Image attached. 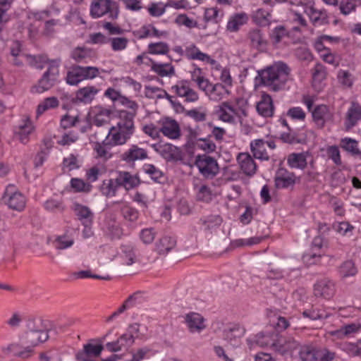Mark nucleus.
Returning a JSON list of instances; mask_svg holds the SVG:
<instances>
[{"label": "nucleus", "mask_w": 361, "mask_h": 361, "mask_svg": "<svg viewBox=\"0 0 361 361\" xmlns=\"http://www.w3.org/2000/svg\"><path fill=\"white\" fill-rule=\"evenodd\" d=\"M271 15L269 11L257 9L252 15L254 23L259 26H268L271 23Z\"/></svg>", "instance_id": "44"}, {"label": "nucleus", "mask_w": 361, "mask_h": 361, "mask_svg": "<svg viewBox=\"0 0 361 361\" xmlns=\"http://www.w3.org/2000/svg\"><path fill=\"white\" fill-rule=\"evenodd\" d=\"M148 60L152 63V70L161 77L171 76L174 75V68L170 63H158L152 61L151 59H148Z\"/></svg>", "instance_id": "40"}, {"label": "nucleus", "mask_w": 361, "mask_h": 361, "mask_svg": "<svg viewBox=\"0 0 361 361\" xmlns=\"http://www.w3.org/2000/svg\"><path fill=\"white\" fill-rule=\"evenodd\" d=\"M90 16L99 18L109 14L111 19H116L118 16V4L112 0H92L90 5Z\"/></svg>", "instance_id": "4"}, {"label": "nucleus", "mask_w": 361, "mask_h": 361, "mask_svg": "<svg viewBox=\"0 0 361 361\" xmlns=\"http://www.w3.org/2000/svg\"><path fill=\"white\" fill-rule=\"evenodd\" d=\"M290 72V69L286 63L279 61L265 69L258 71V76L262 84L274 92H278L284 88Z\"/></svg>", "instance_id": "1"}, {"label": "nucleus", "mask_w": 361, "mask_h": 361, "mask_svg": "<svg viewBox=\"0 0 361 361\" xmlns=\"http://www.w3.org/2000/svg\"><path fill=\"white\" fill-rule=\"evenodd\" d=\"M133 134L128 130L114 126L111 128L106 136H109V139L114 145H121L125 144Z\"/></svg>", "instance_id": "24"}, {"label": "nucleus", "mask_w": 361, "mask_h": 361, "mask_svg": "<svg viewBox=\"0 0 361 361\" xmlns=\"http://www.w3.org/2000/svg\"><path fill=\"white\" fill-rule=\"evenodd\" d=\"M250 150L255 159L261 161L269 160V155L266 148V141L256 139L250 142Z\"/></svg>", "instance_id": "26"}, {"label": "nucleus", "mask_w": 361, "mask_h": 361, "mask_svg": "<svg viewBox=\"0 0 361 361\" xmlns=\"http://www.w3.org/2000/svg\"><path fill=\"white\" fill-rule=\"evenodd\" d=\"M98 91V89L94 86H87L80 88L76 92V99L85 104L90 103Z\"/></svg>", "instance_id": "33"}, {"label": "nucleus", "mask_w": 361, "mask_h": 361, "mask_svg": "<svg viewBox=\"0 0 361 361\" xmlns=\"http://www.w3.org/2000/svg\"><path fill=\"white\" fill-rule=\"evenodd\" d=\"M340 274L342 277H348L355 276L357 274V269L354 263L349 260L343 262L339 269Z\"/></svg>", "instance_id": "56"}, {"label": "nucleus", "mask_w": 361, "mask_h": 361, "mask_svg": "<svg viewBox=\"0 0 361 361\" xmlns=\"http://www.w3.org/2000/svg\"><path fill=\"white\" fill-rule=\"evenodd\" d=\"M103 350L102 344L87 343L83 345L82 350L76 353L75 358L78 361H95V358L100 355Z\"/></svg>", "instance_id": "12"}, {"label": "nucleus", "mask_w": 361, "mask_h": 361, "mask_svg": "<svg viewBox=\"0 0 361 361\" xmlns=\"http://www.w3.org/2000/svg\"><path fill=\"white\" fill-rule=\"evenodd\" d=\"M71 186L77 192L87 193L92 190V185L85 182L83 180L77 178H73L71 180Z\"/></svg>", "instance_id": "50"}, {"label": "nucleus", "mask_w": 361, "mask_h": 361, "mask_svg": "<svg viewBox=\"0 0 361 361\" xmlns=\"http://www.w3.org/2000/svg\"><path fill=\"white\" fill-rule=\"evenodd\" d=\"M334 284L329 280L322 279L314 285V293L315 296L329 299L334 295Z\"/></svg>", "instance_id": "23"}, {"label": "nucleus", "mask_w": 361, "mask_h": 361, "mask_svg": "<svg viewBox=\"0 0 361 361\" xmlns=\"http://www.w3.org/2000/svg\"><path fill=\"white\" fill-rule=\"evenodd\" d=\"M176 245V240L171 237L165 235L161 238L156 243V251L159 255H166Z\"/></svg>", "instance_id": "31"}, {"label": "nucleus", "mask_w": 361, "mask_h": 361, "mask_svg": "<svg viewBox=\"0 0 361 361\" xmlns=\"http://www.w3.org/2000/svg\"><path fill=\"white\" fill-rule=\"evenodd\" d=\"M296 182V176L294 173L286 169L279 168L274 176V184L277 189H284L293 186Z\"/></svg>", "instance_id": "11"}, {"label": "nucleus", "mask_w": 361, "mask_h": 361, "mask_svg": "<svg viewBox=\"0 0 361 361\" xmlns=\"http://www.w3.org/2000/svg\"><path fill=\"white\" fill-rule=\"evenodd\" d=\"M74 243V240L71 236L64 234L59 235L54 241V245L57 250H64L71 247Z\"/></svg>", "instance_id": "52"}, {"label": "nucleus", "mask_w": 361, "mask_h": 361, "mask_svg": "<svg viewBox=\"0 0 361 361\" xmlns=\"http://www.w3.org/2000/svg\"><path fill=\"white\" fill-rule=\"evenodd\" d=\"M118 188L119 185L116 181V178H111L103 180L100 186V191L106 197H112L116 195Z\"/></svg>", "instance_id": "38"}, {"label": "nucleus", "mask_w": 361, "mask_h": 361, "mask_svg": "<svg viewBox=\"0 0 361 361\" xmlns=\"http://www.w3.org/2000/svg\"><path fill=\"white\" fill-rule=\"evenodd\" d=\"M83 80L82 74L81 71L80 66H73L70 71H68L66 76V82L69 85H76L80 82Z\"/></svg>", "instance_id": "47"}, {"label": "nucleus", "mask_w": 361, "mask_h": 361, "mask_svg": "<svg viewBox=\"0 0 361 361\" xmlns=\"http://www.w3.org/2000/svg\"><path fill=\"white\" fill-rule=\"evenodd\" d=\"M356 6L354 0H341L339 9L342 14L346 16L355 11Z\"/></svg>", "instance_id": "64"}, {"label": "nucleus", "mask_w": 361, "mask_h": 361, "mask_svg": "<svg viewBox=\"0 0 361 361\" xmlns=\"http://www.w3.org/2000/svg\"><path fill=\"white\" fill-rule=\"evenodd\" d=\"M33 348L34 347L31 346V345H29L23 350H20V347L18 344H11L4 349V351L6 353H13L15 356L23 359H27L32 355L34 351Z\"/></svg>", "instance_id": "37"}, {"label": "nucleus", "mask_w": 361, "mask_h": 361, "mask_svg": "<svg viewBox=\"0 0 361 361\" xmlns=\"http://www.w3.org/2000/svg\"><path fill=\"white\" fill-rule=\"evenodd\" d=\"M119 187H124L127 190L133 189L140 183V179L137 176L127 171H119L116 177Z\"/></svg>", "instance_id": "25"}, {"label": "nucleus", "mask_w": 361, "mask_h": 361, "mask_svg": "<svg viewBox=\"0 0 361 361\" xmlns=\"http://www.w3.org/2000/svg\"><path fill=\"white\" fill-rule=\"evenodd\" d=\"M91 51L90 49L77 47L71 52V58L77 63L87 62V59L91 57Z\"/></svg>", "instance_id": "48"}, {"label": "nucleus", "mask_w": 361, "mask_h": 361, "mask_svg": "<svg viewBox=\"0 0 361 361\" xmlns=\"http://www.w3.org/2000/svg\"><path fill=\"white\" fill-rule=\"evenodd\" d=\"M245 331L243 326L239 324H233L224 330L223 336L231 345H235L238 344V340L244 335Z\"/></svg>", "instance_id": "28"}, {"label": "nucleus", "mask_w": 361, "mask_h": 361, "mask_svg": "<svg viewBox=\"0 0 361 361\" xmlns=\"http://www.w3.org/2000/svg\"><path fill=\"white\" fill-rule=\"evenodd\" d=\"M326 153L329 159H331L336 165L341 164V159L339 149L336 145L329 146L326 149Z\"/></svg>", "instance_id": "62"}, {"label": "nucleus", "mask_w": 361, "mask_h": 361, "mask_svg": "<svg viewBox=\"0 0 361 361\" xmlns=\"http://www.w3.org/2000/svg\"><path fill=\"white\" fill-rule=\"evenodd\" d=\"M141 295L142 293L140 291L134 293L124 301L122 305L125 307L126 310L130 309L135 306L136 305L141 302Z\"/></svg>", "instance_id": "63"}, {"label": "nucleus", "mask_w": 361, "mask_h": 361, "mask_svg": "<svg viewBox=\"0 0 361 361\" xmlns=\"http://www.w3.org/2000/svg\"><path fill=\"white\" fill-rule=\"evenodd\" d=\"M34 127L30 120L27 118L20 124L18 130L16 131V137L23 144H26L29 141V136L33 132Z\"/></svg>", "instance_id": "29"}, {"label": "nucleus", "mask_w": 361, "mask_h": 361, "mask_svg": "<svg viewBox=\"0 0 361 361\" xmlns=\"http://www.w3.org/2000/svg\"><path fill=\"white\" fill-rule=\"evenodd\" d=\"M288 31L284 26L279 25L276 27L270 34V37L274 44L279 43L283 38L288 35Z\"/></svg>", "instance_id": "59"}, {"label": "nucleus", "mask_w": 361, "mask_h": 361, "mask_svg": "<svg viewBox=\"0 0 361 361\" xmlns=\"http://www.w3.org/2000/svg\"><path fill=\"white\" fill-rule=\"evenodd\" d=\"M197 73H200L201 69L197 68L192 74V80L195 82L200 90H202L207 95L214 84L211 83L209 80L203 76L197 75Z\"/></svg>", "instance_id": "46"}, {"label": "nucleus", "mask_w": 361, "mask_h": 361, "mask_svg": "<svg viewBox=\"0 0 361 361\" xmlns=\"http://www.w3.org/2000/svg\"><path fill=\"white\" fill-rule=\"evenodd\" d=\"M302 361H331L335 353L326 348L315 349L310 346H302L299 351Z\"/></svg>", "instance_id": "6"}, {"label": "nucleus", "mask_w": 361, "mask_h": 361, "mask_svg": "<svg viewBox=\"0 0 361 361\" xmlns=\"http://www.w3.org/2000/svg\"><path fill=\"white\" fill-rule=\"evenodd\" d=\"M248 38L250 40L252 46L258 49L265 48L267 44V40L264 38L261 30L258 29L250 31Z\"/></svg>", "instance_id": "43"}, {"label": "nucleus", "mask_w": 361, "mask_h": 361, "mask_svg": "<svg viewBox=\"0 0 361 361\" xmlns=\"http://www.w3.org/2000/svg\"><path fill=\"white\" fill-rule=\"evenodd\" d=\"M147 49V52L150 54H166L169 51L168 44L164 42L150 43Z\"/></svg>", "instance_id": "51"}, {"label": "nucleus", "mask_w": 361, "mask_h": 361, "mask_svg": "<svg viewBox=\"0 0 361 361\" xmlns=\"http://www.w3.org/2000/svg\"><path fill=\"white\" fill-rule=\"evenodd\" d=\"M134 342L131 335L123 334L116 341L107 343L106 348L109 352H118L129 348Z\"/></svg>", "instance_id": "22"}, {"label": "nucleus", "mask_w": 361, "mask_h": 361, "mask_svg": "<svg viewBox=\"0 0 361 361\" xmlns=\"http://www.w3.org/2000/svg\"><path fill=\"white\" fill-rule=\"evenodd\" d=\"M1 200L8 208L18 212L23 210L26 204L25 196L13 184L6 188Z\"/></svg>", "instance_id": "5"}, {"label": "nucleus", "mask_w": 361, "mask_h": 361, "mask_svg": "<svg viewBox=\"0 0 361 361\" xmlns=\"http://www.w3.org/2000/svg\"><path fill=\"white\" fill-rule=\"evenodd\" d=\"M302 347L294 338L279 336L276 351L282 355L288 353H293L295 350H300Z\"/></svg>", "instance_id": "19"}, {"label": "nucleus", "mask_w": 361, "mask_h": 361, "mask_svg": "<svg viewBox=\"0 0 361 361\" xmlns=\"http://www.w3.org/2000/svg\"><path fill=\"white\" fill-rule=\"evenodd\" d=\"M185 323L189 331L192 334L200 333L206 329L205 319L199 313L190 312L184 317Z\"/></svg>", "instance_id": "15"}, {"label": "nucleus", "mask_w": 361, "mask_h": 361, "mask_svg": "<svg viewBox=\"0 0 361 361\" xmlns=\"http://www.w3.org/2000/svg\"><path fill=\"white\" fill-rule=\"evenodd\" d=\"M111 145H114L111 141L109 139V136L101 143L97 142L94 143V149L96 151L97 156L104 159H108L111 157L109 152V149Z\"/></svg>", "instance_id": "42"}, {"label": "nucleus", "mask_w": 361, "mask_h": 361, "mask_svg": "<svg viewBox=\"0 0 361 361\" xmlns=\"http://www.w3.org/2000/svg\"><path fill=\"white\" fill-rule=\"evenodd\" d=\"M341 147L353 157L361 158V150L358 147V142L350 137H345L341 140Z\"/></svg>", "instance_id": "39"}, {"label": "nucleus", "mask_w": 361, "mask_h": 361, "mask_svg": "<svg viewBox=\"0 0 361 361\" xmlns=\"http://www.w3.org/2000/svg\"><path fill=\"white\" fill-rule=\"evenodd\" d=\"M307 153H292L288 155L287 163L292 169H299L303 170L307 166Z\"/></svg>", "instance_id": "32"}, {"label": "nucleus", "mask_w": 361, "mask_h": 361, "mask_svg": "<svg viewBox=\"0 0 361 361\" xmlns=\"http://www.w3.org/2000/svg\"><path fill=\"white\" fill-rule=\"evenodd\" d=\"M229 91L224 85L216 83L212 85L207 95L209 97L210 99L218 102L229 94Z\"/></svg>", "instance_id": "45"}, {"label": "nucleus", "mask_w": 361, "mask_h": 361, "mask_svg": "<svg viewBox=\"0 0 361 361\" xmlns=\"http://www.w3.org/2000/svg\"><path fill=\"white\" fill-rule=\"evenodd\" d=\"M143 171L154 183L163 184L166 180L165 174L153 164H145Z\"/></svg>", "instance_id": "35"}, {"label": "nucleus", "mask_w": 361, "mask_h": 361, "mask_svg": "<svg viewBox=\"0 0 361 361\" xmlns=\"http://www.w3.org/2000/svg\"><path fill=\"white\" fill-rule=\"evenodd\" d=\"M312 79L314 82H320L326 77L325 67L320 63H317L312 70Z\"/></svg>", "instance_id": "58"}, {"label": "nucleus", "mask_w": 361, "mask_h": 361, "mask_svg": "<svg viewBox=\"0 0 361 361\" xmlns=\"http://www.w3.org/2000/svg\"><path fill=\"white\" fill-rule=\"evenodd\" d=\"M73 209L78 219L85 228H88L92 225L94 214L88 207L75 202L73 205ZM86 231L87 228L85 229L84 233Z\"/></svg>", "instance_id": "17"}, {"label": "nucleus", "mask_w": 361, "mask_h": 361, "mask_svg": "<svg viewBox=\"0 0 361 361\" xmlns=\"http://www.w3.org/2000/svg\"><path fill=\"white\" fill-rule=\"evenodd\" d=\"M52 328V325L49 321L30 320L27 324V331L24 335L23 341L25 344L31 345L32 347L37 346L49 339L48 332Z\"/></svg>", "instance_id": "2"}, {"label": "nucleus", "mask_w": 361, "mask_h": 361, "mask_svg": "<svg viewBox=\"0 0 361 361\" xmlns=\"http://www.w3.org/2000/svg\"><path fill=\"white\" fill-rule=\"evenodd\" d=\"M59 106V100L55 97L45 99L37 107V114H42L49 109L56 108Z\"/></svg>", "instance_id": "55"}, {"label": "nucleus", "mask_w": 361, "mask_h": 361, "mask_svg": "<svg viewBox=\"0 0 361 361\" xmlns=\"http://www.w3.org/2000/svg\"><path fill=\"white\" fill-rule=\"evenodd\" d=\"M11 54L13 58H18V56L25 57L30 63L32 66H35L37 68H42L43 66L37 65L38 59H41V56H32L25 55L21 53V45L19 42H15L13 46L11 47Z\"/></svg>", "instance_id": "36"}, {"label": "nucleus", "mask_w": 361, "mask_h": 361, "mask_svg": "<svg viewBox=\"0 0 361 361\" xmlns=\"http://www.w3.org/2000/svg\"><path fill=\"white\" fill-rule=\"evenodd\" d=\"M237 161L240 170L247 176H253L257 170V165L248 152H240L237 156Z\"/></svg>", "instance_id": "13"}, {"label": "nucleus", "mask_w": 361, "mask_h": 361, "mask_svg": "<svg viewBox=\"0 0 361 361\" xmlns=\"http://www.w3.org/2000/svg\"><path fill=\"white\" fill-rule=\"evenodd\" d=\"M152 148L167 161H178L183 159L181 149L172 144H154Z\"/></svg>", "instance_id": "8"}, {"label": "nucleus", "mask_w": 361, "mask_h": 361, "mask_svg": "<svg viewBox=\"0 0 361 361\" xmlns=\"http://www.w3.org/2000/svg\"><path fill=\"white\" fill-rule=\"evenodd\" d=\"M47 65V69L39 80L37 85L33 87V90L37 93H42L50 90L59 80V60L45 61L43 57L38 59Z\"/></svg>", "instance_id": "3"}, {"label": "nucleus", "mask_w": 361, "mask_h": 361, "mask_svg": "<svg viewBox=\"0 0 361 361\" xmlns=\"http://www.w3.org/2000/svg\"><path fill=\"white\" fill-rule=\"evenodd\" d=\"M195 165L202 175L207 178H212L219 171L216 160L209 155H198L196 157Z\"/></svg>", "instance_id": "7"}, {"label": "nucleus", "mask_w": 361, "mask_h": 361, "mask_svg": "<svg viewBox=\"0 0 361 361\" xmlns=\"http://www.w3.org/2000/svg\"><path fill=\"white\" fill-rule=\"evenodd\" d=\"M361 119V106L355 102L351 104L346 114L345 127L350 129Z\"/></svg>", "instance_id": "30"}, {"label": "nucleus", "mask_w": 361, "mask_h": 361, "mask_svg": "<svg viewBox=\"0 0 361 361\" xmlns=\"http://www.w3.org/2000/svg\"><path fill=\"white\" fill-rule=\"evenodd\" d=\"M137 105L135 102H132L130 105V109L133 111H121L119 112V121L117 123V128L124 129L132 133L135 131V126L133 119L135 116V109Z\"/></svg>", "instance_id": "14"}, {"label": "nucleus", "mask_w": 361, "mask_h": 361, "mask_svg": "<svg viewBox=\"0 0 361 361\" xmlns=\"http://www.w3.org/2000/svg\"><path fill=\"white\" fill-rule=\"evenodd\" d=\"M313 120L319 128H323L326 122L331 121L334 114L326 105H319L312 111Z\"/></svg>", "instance_id": "18"}, {"label": "nucleus", "mask_w": 361, "mask_h": 361, "mask_svg": "<svg viewBox=\"0 0 361 361\" xmlns=\"http://www.w3.org/2000/svg\"><path fill=\"white\" fill-rule=\"evenodd\" d=\"M111 111L109 109L99 107L97 109L94 123L97 126H102L109 123Z\"/></svg>", "instance_id": "49"}, {"label": "nucleus", "mask_w": 361, "mask_h": 361, "mask_svg": "<svg viewBox=\"0 0 361 361\" xmlns=\"http://www.w3.org/2000/svg\"><path fill=\"white\" fill-rule=\"evenodd\" d=\"M167 7L166 4H164L162 2L152 3L148 7L149 13L153 17H159L162 16L166 11Z\"/></svg>", "instance_id": "60"}, {"label": "nucleus", "mask_w": 361, "mask_h": 361, "mask_svg": "<svg viewBox=\"0 0 361 361\" xmlns=\"http://www.w3.org/2000/svg\"><path fill=\"white\" fill-rule=\"evenodd\" d=\"M157 235L156 231L152 228H144L140 231V238L143 243L151 244Z\"/></svg>", "instance_id": "61"}, {"label": "nucleus", "mask_w": 361, "mask_h": 361, "mask_svg": "<svg viewBox=\"0 0 361 361\" xmlns=\"http://www.w3.org/2000/svg\"><path fill=\"white\" fill-rule=\"evenodd\" d=\"M247 21L248 16L245 13H236L230 18L226 26L227 30L230 32H236Z\"/></svg>", "instance_id": "34"}, {"label": "nucleus", "mask_w": 361, "mask_h": 361, "mask_svg": "<svg viewBox=\"0 0 361 361\" xmlns=\"http://www.w3.org/2000/svg\"><path fill=\"white\" fill-rule=\"evenodd\" d=\"M171 91L178 97H184L187 102H195L199 99L198 94L191 88L188 80L178 81L176 85L171 87Z\"/></svg>", "instance_id": "9"}, {"label": "nucleus", "mask_w": 361, "mask_h": 361, "mask_svg": "<svg viewBox=\"0 0 361 361\" xmlns=\"http://www.w3.org/2000/svg\"><path fill=\"white\" fill-rule=\"evenodd\" d=\"M121 158L127 163H133L135 161L143 160L148 158L147 152L137 145H133L124 152Z\"/></svg>", "instance_id": "20"}, {"label": "nucleus", "mask_w": 361, "mask_h": 361, "mask_svg": "<svg viewBox=\"0 0 361 361\" xmlns=\"http://www.w3.org/2000/svg\"><path fill=\"white\" fill-rule=\"evenodd\" d=\"M305 13L310 18V21L314 26L322 25L329 23L328 16L325 10L318 9L313 3L307 7Z\"/></svg>", "instance_id": "21"}, {"label": "nucleus", "mask_w": 361, "mask_h": 361, "mask_svg": "<svg viewBox=\"0 0 361 361\" xmlns=\"http://www.w3.org/2000/svg\"><path fill=\"white\" fill-rule=\"evenodd\" d=\"M219 114V117L221 121L233 123L235 120L233 115L237 114V111L228 102H223L220 106Z\"/></svg>", "instance_id": "41"}, {"label": "nucleus", "mask_w": 361, "mask_h": 361, "mask_svg": "<svg viewBox=\"0 0 361 361\" xmlns=\"http://www.w3.org/2000/svg\"><path fill=\"white\" fill-rule=\"evenodd\" d=\"M159 124L160 125V133L164 136L171 139H177L180 136V126L174 119L165 118L161 119Z\"/></svg>", "instance_id": "16"}, {"label": "nucleus", "mask_w": 361, "mask_h": 361, "mask_svg": "<svg viewBox=\"0 0 361 361\" xmlns=\"http://www.w3.org/2000/svg\"><path fill=\"white\" fill-rule=\"evenodd\" d=\"M279 335L275 331L260 332L255 335L252 341L248 339V342H253L260 347H269L276 350V345Z\"/></svg>", "instance_id": "10"}, {"label": "nucleus", "mask_w": 361, "mask_h": 361, "mask_svg": "<svg viewBox=\"0 0 361 361\" xmlns=\"http://www.w3.org/2000/svg\"><path fill=\"white\" fill-rule=\"evenodd\" d=\"M128 42V39L124 37H109V43L111 44V47L114 51L124 50Z\"/></svg>", "instance_id": "54"}, {"label": "nucleus", "mask_w": 361, "mask_h": 361, "mask_svg": "<svg viewBox=\"0 0 361 361\" xmlns=\"http://www.w3.org/2000/svg\"><path fill=\"white\" fill-rule=\"evenodd\" d=\"M121 213L126 221L131 222L135 221L139 217L138 211L128 204H124L121 207Z\"/></svg>", "instance_id": "53"}, {"label": "nucleus", "mask_w": 361, "mask_h": 361, "mask_svg": "<svg viewBox=\"0 0 361 361\" xmlns=\"http://www.w3.org/2000/svg\"><path fill=\"white\" fill-rule=\"evenodd\" d=\"M221 221L222 219L219 215H210L200 220V222L205 226V230H210L214 226L220 225Z\"/></svg>", "instance_id": "57"}, {"label": "nucleus", "mask_w": 361, "mask_h": 361, "mask_svg": "<svg viewBox=\"0 0 361 361\" xmlns=\"http://www.w3.org/2000/svg\"><path fill=\"white\" fill-rule=\"evenodd\" d=\"M257 111L264 117H271L274 114L273 101L270 95L264 93L257 104Z\"/></svg>", "instance_id": "27"}]
</instances>
